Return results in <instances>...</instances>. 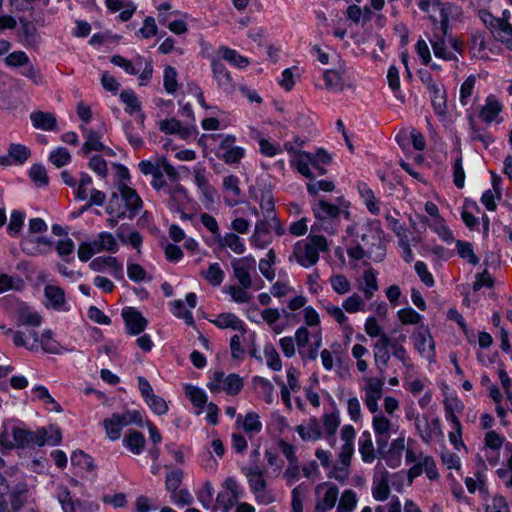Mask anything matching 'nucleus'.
<instances>
[{"label": "nucleus", "mask_w": 512, "mask_h": 512, "mask_svg": "<svg viewBox=\"0 0 512 512\" xmlns=\"http://www.w3.org/2000/svg\"><path fill=\"white\" fill-rule=\"evenodd\" d=\"M379 451L388 467L395 469L402 465L403 454L407 464H412L409 468L408 484H412L414 479L425 473L430 480H436L439 477L435 460L432 456L424 454L419 448L417 441L411 437H406L405 431L399 433V436L393 439L386 451Z\"/></svg>", "instance_id": "1"}, {"label": "nucleus", "mask_w": 512, "mask_h": 512, "mask_svg": "<svg viewBox=\"0 0 512 512\" xmlns=\"http://www.w3.org/2000/svg\"><path fill=\"white\" fill-rule=\"evenodd\" d=\"M349 203L339 199L338 204H333L325 200H319L312 205V212L316 219L311 226V233L324 231L329 235L337 233L339 228V218L343 215L349 218Z\"/></svg>", "instance_id": "2"}, {"label": "nucleus", "mask_w": 512, "mask_h": 512, "mask_svg": "<svg viewBox=\"0 0 512 512\" xmlns=\"http://www.w3.org/2000/svg\"><path fill=\"white\" fill-rule=\"evenodd\" d=\"M13 344L16 347H22L31 352L61 354L65 351L51 329H45L41 334L32 327L25 330H17L13 333Z\"/></svg>", "instance_id": "3"}, {"label": "nucleus", "mask_w": 512, "mask_h": 512, "mask_svg": "<svg viewBox=\"0 0 512 512\" xmlns=\"http://www.w3.org/2000/svg\"><path fill=\"white\" fill-rule=\"evenodd\" d=\"M385 379L383 377L366 376L362 379L361 391L367 410L372 414V424L380 428L390 426L389 421L382 415L379 401L383 397Z\"/></svg>", "instance_id": "4"}, {"label": "nucleus", "mask_w": 512, "mask_h": 512, "mask_svg": "<svg viewBox=\"0 0 512 512\" xmlns=\"http://www.w3.org/2000/svg\"><path fill=\"white\" fill-rule=\"evenodd\" d=\"M11 434L14 439V447L25 448L33 446H55L61 442L62 435L58 428H39L30 431L24 428L11 426Z\"/></svg>", "instance_id": "5"}, {"label": "nucleus", "mask_w": 512, "mask_h": 512, "mask_svg": "<svg viewBox=\"0 0 512 512\" xmlns=\"http://www.w3.org/2000/svg\"><path fill=\"white\" fill-rule=\"evenodd\" d=\"M328 249V242L324 236L311 233L307 240L298 241L294 245L292 257L300 266L310 268L319 261V253Z\"/></svg>", "instance_id": "6"}, {"label": "nucleus", "mask_w": 512, "mask_h": 512, "mask_svg": "<svg viewBox=\"0 0 512 512\" xmlns=\"http://www.w3.org/2000/svg\"><path fill=\"white\" fill-rule=\"evenodd\" d=\"M356 230V237L360 238L364 246L373 249L375 253L374 260L380 261L385 255L382 238L384 231L381 228L379 220H366L353 227Z\"/></svg>", "instance_id": "7"}, {"label": "nucleus", "mask_w": 512, "mask_h": 512, "mask_svg": "<svg viewBox=\"0 0 512 512\" xmlns=\"http://www.w3.org/2000/svg\"><path fill=\"white\" fill-rule=\"evenodd\" d=\"M400 409V403L399 400L393 396H385L383 399V410L382 415L389 421L390 426L386 428H380L377 426H374L371 423L373 432L375 434L376 443L378 445V448H381L382 446H387L388 441L392 434L398 433L399 430V424H398V417L396 413Z\"/></svg>", "instance_id": "8"}, {"label": "nucleus", "mask_w": 512, "mask_h": 512, "mask_svg": "<svg viewBox=\"0 0 512 512\" xmlns=\"http://www.w3.org/2000/svg\"><path fill=\"white\" fill-rule=\"evenodd\" d=\"M131 424H142V414L139 411L127 410L123 413H113L102 422L106 436L111 441L119 440L123 428Z\"/></svg>", "instance_id": "9"}, {"label": "nucleus", "mask_w": 512, "mask_h": 512, "mask_svg": "<svg viewBox=\"0 0 512 512\" xmlns=\"http://www.w3.org/2000/svg\"><path fill=\"white\" fill-rule=\"evenodd\" d=\"M411 340L414 349L422 358L426 359L429 363L435 362V342L427 326L422 324L416 327L411 334Z\"/></svg>", "instance_id": "10"}, {"label": "nucleus", "mask_w": 512, "mask_h": 512, "mask_svg": "<svg viewBox=\"0 0 512 512\" xmlns=\"http://www.w3.org/2000/svg\"><path fill=\"white\" fill-rule=\"evenodd\" d=\"M243 496V487L234 477H228L224 480L222 490L217 494L216 501L222 512H230Z\"/></svg>", "instance_id": "11"}, {"label": "nucleus", "mask_w": 512, "mask_h": 512, "mask_svg": "<svg viewBox=\"0 0 512 512\" xmlns=\"http://www.w3.org/2000/svg\"><path fill=\"white\" fill-rule=\"evenodd\" d=\"M208 388L211 392L223 391L229 395H237L243 388V380L235 373L226 375L216 371L208 383Z\"/></svg>", "instance_id": "12"}, {"label": "nucleus", "mask_w": 512, "mask_h": 512, "mask_svg": "<svg viewBox=\"0 0 512 512\" xmlns=\"http://www.w3.org/2000/svg\"><path fill=\"white\" fill-rule=\"evenodd\" d=\"M417 6L422 12L430 13L432 10H437L439 16L430 15V19L434 22L440 23V30L443 35H447L449 30V18L452 14L453 7L448 3H441L438 0H417Z\"/></svg>", "instance_id": "13"}, {"label": "nucleus", "mask_w": 512, "mask_h": 512, "mask_svg": "<svg viewBox=\"0 0 512 512\" xmlns=\"http://www.w3.org/2000/svg\"><path fill=\"white\" fill-rule=\"evenodd\" d=\"M231 267L238 283L243 288H251L252 273H255L256 270V259L252 255L234 258L231 261Z\"/></svg>", "instance_id": "14"}, {"label": "nucleus", "mask_w": 512, "mask_h": 512, "mask_svg": "<svg viewBox=\"0 0 512 512\" xmlns=\"http://www.w3.org/2000/svg\"><path fill=\"white\" fill-rule=\"evenodd\" d=\"M414 426L416 433L425 444H431L434 440L443 436L441 422L438 418L429 421L426 416L421 418L417 415Z\"/></svg>", "instance_id": "15"}, {"label": "nucleus", "mask_w": 512, "mask_h": 512, "mask_svg": "<svg viewBox=\"0 0 512 512\" xmlns=\"http://www.w3.org/2000/svg\"><path fill=\"white\" fill-rule=\"evenodd\" d=\"M317 512H328L334 508L338 499V488L328 482L320 483L315 488Z\"/></svg>", "instance_id": "16"}, {"label": "nucleus", "mask_w": 512, "mask_h": 512, "mask_svg": "<svg viewBox=\"0 0 512 512\" xmlns=\"http://www.w3.org/2000/svg\"><path fill=\"white\" fill-rule=\"evenodd\" d=\"M236 137L234 135H225L219 144V158L226 164H236L244 158L246 150L237 146Z\"/></svg>", "instance_id": "17"}, {"label": "nucleus", "mask_w": 512, "mask_h": 512, "mask_svg": "<svg viewBox=\"0 0 512 512\" xmlns=\"http://www.w3.org/2000/svg\"><path fill=\"white\" fill-rule=\"evenodd\" d=\"M211 69L217 87L224 93H233L236 88V83L227 68L218 59L212 58Z\"/></svg>", "instance_id": "18"}, {"label": "nucleus", "mask_w": 512, "mask_h": 512, "mask_svg": "<svg viewBox=\"0 0 512 512\" xmlns=\"http://www.w3.org/2000/svg\"><path fill=\"white\" fill-rule=\"evenodd\" d=\"M185 301L188 308L181 299H177L169 304L170 310L175 317L183 319L188 325H193L194 319L191 310L195 308L197 304L196 294L193 292L188 293L185 297Z\"/></svg>", "instance_id": "19"}, {"label": "nucleus", "mask_w": 512, "mask_h": 512, "mask_svg": "<svg viewBox=\"0 0 512 512\" xmlns=\"http://www.w3.org/2000/svg\"><path fill=\"white\" fill-rule=\"evenodd\" d=\"M80 129L85 138V142L81 147V153L87 155L92 151H102L105 149L102 143V137L105 133V127L102 126L98 130L89 129L84 125L80 126Z\"/></svg>", "instance_id": "20"}, {"label": "nucleus", "mask_w": 512, "mask_h": 512, "mask_svg": "<svg viewBox=\"0 0 512 512\" xmlns=\"http://www.w3.org/2000/svg\"><path fill=\"white\" fill-rule=\"evenodd\" d=\"M20 246L27 255L37 256L50 251L52 241L47 237L27 235L21 240Z\"/></svg>", "instance_id": "21"}, {"label": "nucleus", "mask_w": 512, "mask_h": 512, "mask_svg": "<svg viewBox=\"0 0 512 512\" xmlns=\"http://www.w3.org/2000/svg\"><path fill=\"white\" fill-rule=\"evenodd\" d=\"M431 45L434 55L446 61L456 60L460 51L457 41L453 39L438 38L432 40Z\"/></svg>", "instance_id": "22"}, {"label": "nucleus", "mask_w": 512, "mask_h": 512, "mask_svg": "<svg viewBox=\"0 0 512 512\" xmlns=\"http://www.w3.org/2000/svg\"><path fill=\"white\" fill-rule=\"evenodd\" d=\"M127 331L132 335H138L144 331L147 326V320L136 308L125 307L122 310Z\"/></svg>", "instance_id": "23"}, {"label": "nucleus", "mask_w": 512, "mask_h": 512, "mask_svg": "<svg viewBox=\"0 0 512 512\" xmlns=\"http://www.w3.org/2000/svg\"><path fill=\"white\" fill-rule=\"evenodd\" d=\"M164 174H166L171 180H177L178 172L176 169L167 161L165 157H160V166L155 170L154 173H151L152 181L151 185L155 190H162L166 188V181L164 179Z\"/></svg>", "instance_id": "24"}, {"label": "nucleus", "mask_w": 512, "mask_h": 512, "mask_svg": "<svg viewBox=\"0 0 512 512\" xmlns=\"http://www.w3.org/2000/svg\"><path fill=\"white\" fill-rule=\"evenodd\" d=\"M502 110V103L494 95H489L480 109L479 117L487 124L492 122L500 123L502 121L500 117Z\"/></svg>", "instance_id": "25"}, {"label": "nucleus", "mask_w": 512, "mask_h": 512, "mask_svg": "<svg viewBox=\"0 0 512 512\" xmlns=\"http://www.w3.org/2000/svg\"><path fill=\"white\" fill-rule=\"evenodd\" d=\"M89 267L95 272L108 271L114 277L120 276L123 272V265L113 256L96 257L90 262Z\"/></svg>", "instance_id": "26"}, {"label": "nucleus", "mask_w": 512, "mask_h": 512, "mask_svg": "<svg viewBox=\"0 0 512 512\" xmlns=\"http://www.w3.org/2000/svg\"><path fill=\"white\" fill-rule=\"evenodd\" d=\"M272 242V236L268 228V220H258L249 237V243L253 248L265 249Z\"/></svg>", "instance_id": "27"}, {"label": "nucleus", "mask_w": 512, "mask_h": 512, "mask_svg": "<svg viewBox=\"0 0 512 512\" xmlns=\"http://www.w3.org/2000/svg\"><path fill=\"white\" fill-rule=\"evenodd\" d=\"M295 431L304 442H316L323 438V431L319 421L312 417L308 421L297 425Z\"/></svg>", "instance_id": "28"}, {"label": "nucleus", "mask_w": 512, "mask_h": 512, "mask_svg": "<svg viewBox=\"0 0 512 512\" xmlns=\"http://www.w3.org/2000/svg\"><path fill=\"white\" fill-rule=\"evenodd\" d=\"M118 191L123 195L126 207V217H134L142 208L141 198L134 189L123 183L118 185Z\"/></svg>", "instance_id": "29"}, {"label": "nucleus", "mask_w": 512, "mask_h": 512, "mask_svg": "<svg viewBox=\"0 0 512 512\" xmlns=\"http://www.w3.org/2000/svg\"><path fill=\"white\" fill-rule=\"evenodd\" d=\"M15 317L18 326L36 328L42 324V316L26 304H21L18 307Z\"/></svg>", "instance_id": "30"}, {"label": "nucleus", "mask_w": 512, "mask_h": 512, "mask_svg": "<svg viewBox=\"0 0 512 512\" xmlns=\"http://www.w3.org/2000/svg\"><path fill=\"white\" fill-rule=\"evenodd\" d=\"M211 322L219 329H230L241 334H245L247 331V326L244 321L233 313H221L217 315L215 319L211 320Z\"/></svg>", "instance_id": "31"}, {"label": "nucleus", "mask_w": 512, "mask_h": 512, "mask_svg": "<svg viewBox=\"0 0 512 512\" xmlns=\"http://www.w3.org/2000/svg\"><path fill=\"white\" fill-rule=\"evenodd\" d=\"M236 424L249 436L259 434L262 431L263 424L257 412L249 411L244 416L238 415Z\"/></svg>", "instance_id": "32"}, {"label": "nucleus", "mask_w": 512, "mask_h": 512, "mask_svg": "<svg viewBox=\"0 0 512 512\" xmlns=\"http://www.w3.org/2000/svg\"><path fill=\"white\" fill-rule=\"evenodd\" d=\"M353 455L338 453L336 463L329 469L328 477L340 483H344L350 475V465Z\"/></svg>", "instance_id": "33"}, {"label": "nucleus", "mask_w": 512, "mask_h": 512, "mask_svg": "<svg viewBox=\"0 0 512 512\" xmlns=\"http://www.w3.org/2000/svg\"><path fill=\"white\" fill-rule=\"evenodd\" d=\"M220 249H230L235 254H244L246 251L245 240L234 232L220 235L215 242Z\"/></svg>", "instance_id": "34"}, {"label": "nucleus", "mask_w": 512, "mask_h": 512, "mask_svg": "<svg viewBox=\"0 0 512 512\" xmlns=\"http://www.w3.org/2000/svg\"><path fill=\"white\" fill-rule=\"evenodd\" d=\"M30 120L33 127L38 130L54 131L57 127V118L51 112L33 111Z\"/></svg>", "instance_id": "35"}, {"label": "nucleus", "mask_w": 512, "mask_h": 512, "mask_svg": "<svg viewBox=\"0 0 512 512\" xmlns=\"http://www.w3.org/2000/svg\"><path fill=\"white\" fill-rule=\"evenodd\" d=\"M120 100L125 105V112L129 115H136L143 124L142 105L136 93L133 90H124L120 93Z\"/></svg>", "instance_id": "36"}, {"label": "nucleus", "mask_w": 512, "mask_h": 512, "mask_svg": "<svg viewBox=\"0 0 512 512\" xmlns=\"http://www.w3.org/2000/svg\"><path fill=\"white\" fill-rule=\"evenodd\" d=\"M19 42L25 47H35L39 43V34L36 26L26 20L20 21L18 30Z\"/></svg>", "instance_id": "37"}, {"label": "nucleus", "mask_w": 512, "mask_h": 512, "mask_svg": "<svg viewBox=\"0 0 512 512\" xmlns=\"http://www.w3.org/2000/svg\"><path fill=\"white\" fill-rule=\"evenodd\" d=\"M290 163L304 177L309 179L315 177L312 172V153L305 151L294 153Z\"/></svg>", "instance_id": "38"}, {"label": "nucleus", "mask_w": 512, "mask_h": 512, "mask_svg": "<svg viewBox=\"0 0 512 512\" xmlns=\"http://www.w3.org/2000/svg\"><path fill=\"white\" fill-rule=\"evenodd\" d=\"M323 437L326 438L330 446H334L336 442L335 434L340 426V417L336 412L325 413L322 416Z\"/></svg>", "instance_id": "39"}, {"label": "nucleus", "mask_w": 512, "mask_h": 512, "mask_svg": "<svg viewBox=\"0 0 512 512\" xmlns=\"http://www.w3.org/2000/svg\"><path fill=\"white\" fill-rule=\"evenodd\" d=\"M359 289L363 292L365 299L370 300L378 291L377 272L372 269H366L359 281Z\"/></svg>", "instance_id": "40"}, {"label": "nucleus", "mask_w": 512, "mask_h": 512, "mask_svg": "<svg viewBox=\"0 0 512 512\" xmlns=\"http://www.w3.org/2000/svg\"><path fill=\"white\" fill-rule=\"evenodd\" d=\"M358 449L364 463L371 464L376 459V450L370 432L364 431L358 439Z\"/></svg>", "instance_id": "41"}, {"label": "nucleus", "mask_w": 512, "mask_h": 512, "mask_svg": "<svg viewBox=\"0 0 512 512\" xmlns=\"http://www.w3.org/2000/svg\"><path fill=\"white\" fill-rule=\"evenodd\" d=\"M511 12L505 9L498 18V40L512 50V24L510 23Z\"/></svg>", "instance_id": "42"}, {"label": "nucleus", "mask_w": 512, "mask_h": 512, "mask_svg": "<svg viewBox=\"0 0 512 512\" xmlns=\"http://www.w3.org/2000/svg\"><path fill=\"white\" fill-rule=\"evenodd\" d=\"M217 56L238 69H244L250 63L247 57L240 55L236 50L227 46H220L217 50Z\"/></svg>", "instance_id": "43"}, {"label": "nucleus", "mask_w": 512, "mask_h": 512, "mask_svg": "<svg viewBox=\"0 0 512 512\" xmlns=\"http://www.w3.org/2000/svg\"><path fill=\"white\" fill-rule=\"evenodd\" d=\"M144 435L136 430H129L122 440L123 446L134 455H140L145 447Z\"/></svg>", "instance_id": "44"}, {"label": "nucleus", "mask_w": 512, "mask_h": 512, "mask_svg": "<svg viewBox=\"0 0 512 512\" xmlns=\"http://www.w3.org/2000/svg\"><path fill=\"white\" fill-rule=\"evenodd\" d=\"M103 249L99 235L94 239L83 241L79 244L77 254L78 258L82 262L89 261L93 255L102 253Z\"/></svg>", "instance_id": "45"}, {"label": "nucleus", "mask_w": 512, "mask_h": 512, "mask_svg": "<svg viewBox=\"0 0 512 512\" xmlns=\"http://www.w3.org/2000/svg\"><path fill=\"white\" fill-rule=\"evenodd\" d=\"M323 309L339 325L340 329H345L347 333L351 332L349 318L342 306L340 307L332 302H327L323 305Z\"/></svg>", "instance_id": "46"}, {"label": "nucleus", "mask_w": 512, "mask_h": 512, "mask_svg": "<svg viewBox=\"0 0 512 512\" xmlns=\"http://www.w3.org/2000/svg\"><path fill=\"white\" fill-rule=\"evenodd\" d=\"M107 8L111 12L122 10L119 17L122 21H128L136 11V6L131 0H105Z\"/></svg>", "instance_id": "47"}, {"label": "nucleus", "mask_w": 512, "mask_h": 512, "mask_svg": "<svg viewBox=\"0 0 512 512\" xmlns=\"http://www.w3.org/2000/svg\"><path fill=\"white\" fill-rule=\"evenodd\" d=\"M44 292L47 300V306L55 310H66L64 291L60 287L47 285Z\"/></svg>", "instance_id": "48"}, {"label": "nucleus", "mask_w": 512, "mask_h": 512, "mask_svg": "<svg viewBox=\"0 0 512 512\" xmlns=\"http://www.w3.org/2000/svg\"><path fill=\"white\" fill-rule=\"evenodd\" d=\"M184 391L186 397L191 401L193 406L198 409L196 414L199 415L207 404L206 392L203 389L190 384L185 385Z\"/></svg>", "instance_id": "49"}, {"label": "nucleus", "mask_w": 512, "mask_h": 512, "mask_svg": "<svg viewBox=\"0 0 512 512\" xmlns=\"http://www.w3.org/2000/svg\"><path fill=\"white\" fill-rule=\"evenodd\" d=\"M477 78L470 75L460 86L459 101L462 106L473 104L476 100L475 84Z\"/></svg>", "instance_id": "50"}, {"label": "nucleus", "mask_w": 512, "mask_h": 512, "mask_svg": "<svg viewBox=\"0 0 512 512\" xmlns=\"http://www.w3.org/2000/svg\"><path fill=\"white\" fill-rule=\"evenodd\" d=\"M32 394L35 400L41 401L47 410L52 412H61V406L56 400L50 395L48 389L45 386L38 385L32 389Z\"/></svg>", "instance_id": "51"}, {"label": "nucleus", "mask_w": 512, "mask_h": 512, "mask_svg": "<svg viewBox=\"0 0 512 512\" xmlns=\"http://www.w3.org/2000/svg\"><path fill=\"white\" fill-rule=\"evenodd\" d=\"M340 437L342 440V445L339 449L338 453H342L343 455H353L354 454V440L356 437V431L354 427L350 424H346L342 426L340 430Z\"/></svg>", "instance_id": "52"}, {"label": "nucleus", "mask_w": 512, "mask_h": 512, "mask_svg": "<svg viewBox=\"0 0 512 512\" xmlns=\"http://www.w3.org/2000/svg\"><path fill=\"white\" fill-rule=\"evenodd\" d=\"M427 225L442 241L446 243L455 241L452 230L447 226L446 221L442 217L431 219L427 222Z\"/></svg>", "instance_id": "53"}, {"label": "nucleus", "mask_w": 512, "mask_h": 512, "mask_svg": "<svg viewBox=\"0 0 512 512\" xmlns=\"http://www.w3.org/2000/svg\"><path fill=\"white\" fill-rule=\"evenodd\" d=\"M485 465L482 461L474 473V477H466L464 479L465 486L469 493L474 494L476 491H483L485 486Z\"/></svg>", "instance_id": "54"}, {"label": "nucleus", "mask_w": 512, "mask_h": 512, "mask_svg": "<svg viewBox=\"0 0 512 512\" xmlns=\"http://www.w3.org/2000/svg\"><path fill=\"white\" fill-rule=\"evenodd\" d=\"M434 111L438 115H443L446 110V96L441 84L432 85L428 90Z\"/></svg>", "instance_id": "55"}, {"label": "nucleus", "mask_w": 512, "mask_h": 512, "mask_svg": "<svg viewBox=\"0 0 512 512\" xmlns=\"http://www.w3.org/2000/svg\"><path fill=\"white\" fill-rule=\"evenodd\" d=\"M365 300V297L354 292L342 301V307L346 313L350 314L366 312L368 309Z\"/></svg>", "instance_id": "56"}, {"label": "nucleus", "mask_w": 512, "mask_h": 512, "mask_svg": "<svg viewBox=\"0 0 512 512\" xmlns=\"http://www.w3.org/2000/svg\"><path fill=\"white\" fill-rule=\"evenodd\" d=\"M255 139L258 142L260 153L266 157L272 158L283 152V148L279 143L272 142L260 133L255 135Z\"/></svg>", "instance_id": "57"}, {"label": "nucleus", "mask_w": 512, "mask_h": 512, "mask_svg": "<svg viewBox=\"0 0 512 512\" xmlns=\"http://www.w3.org/2000/svg\"><path fill=\"white\" fill-rule=\"evenodd\" d=\"M454 242L457 254L460 258L473 266L479 264L480 260L475 254L473 245L470 242L464 240H455Z\"/></svg>", "instance_id": "58"}, {"label": "nucleus", "mask_w": 512, "mask_h": 512, "mask_svg": "<svg viewBox=\"0 0 512 512\" xmlns=\"http://www.w3.org/2000/svg\"><path fill=\"white\" fill-rule=\"evenodd\" d=\"M358 191L367 209L372 214L378 215L380 212V206L379 202L377 201L374 195V192L365 183H361L358 185Z\"/></svg>", "instance_id": "59"}, {"label": "nucleus", "mask_w": 512, "mask_h": 512, "mask_svg": "<svg viewBox=\"0 0 512 512\" xmlns=\"http://www.w3.org/2000/svg\"><path fill=\"white\" fill-rule=\"evenodd\" d=\"M106 211L110 215L116 216L117 218L126 217V207L121 192H119L118 190L117 192H113L106 207Z\"/></svg>", "instance_id": "60"}, {"label": "nucleus", "mask_w": 512, "mask_h": 512, "mask_svg": "<svg viewBox=\"0 0 512 512\" xmlns=\"http://www.w3.org/2000/svg\"><path fill=\"white\" fill-rule=\"evenodd\" d=\"M409 371L410 370H406L404 372L403 386L407 391H409L413 395H417L425 390L426 385L429 383V381L425 377L415 378L409 373Z\"/></svg>", "instance_id": "61"}, {"label": "nucleus", "mask_w": 512, "mask_h": 512, "mask_svg": "<svg viewBox=\"0 0 512 512\" xmlns=\"http://www.w3.org/2000/svg\"><path fill=\"white\" fill-rule=\"evenodd\" d=\"M276 262V253L273 249H270L265 258H262L259 261V271L261 274L268 280H274L276 273L274 269V264Z\"/></svg>", "instance_id": "62"}, {"label": "nucleus", "mask_w": 512, "mask_h": 512, "mask_svg": "<svg viewBox=\"0 0 512 512\" xmlns=\"http://www.w3.org/2000/svg\"><path fill=\"white\" fill-rule=\"evenodd\" d=\"M201 276L211 285L219 286L224 280V271L219 263H211L207 270L201 271Z\"/></svg>", "instance_id": "63"}, {"label": "nucleus", "mask_w": 512, "mask_h": 512, "mask_svg": "<svg viewBox=\"0 0 512 512\" xmlns=\"http://www.w3.org/2000/svg\"><path fill=\"white\" fill-rule=\"evenodd\" d=\"M357 503V494L351 489L344 490L339 500L337 512H353Z\"/></svg>", "instance_id": "64"}]
</instances>
